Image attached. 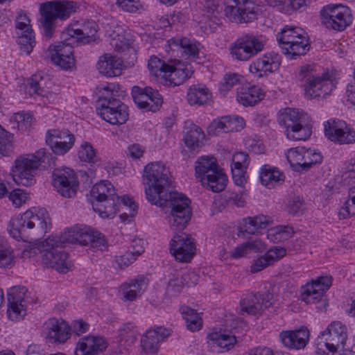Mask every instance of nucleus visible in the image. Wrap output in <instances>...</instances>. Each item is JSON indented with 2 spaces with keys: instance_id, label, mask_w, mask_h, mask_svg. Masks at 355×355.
I'll return each mask as SVG.
<instances>
[{
  "instance_id": "f257e3e1",
  "label": "nucleus",
  "mask_w": 355,
  "mask_h": 355,
  "mask_svg": "<svg viewBox=\"0 0 355 355\" xmlns=\"http://www.w3.org/2000/svg\"><path fill=\"white\" fill-rule=\"evenodd\" d=\"M143 178L147 200L159 207L168 206L171 229L184 230L191 217V202L182 193L168 191L171 184L168 168L161 162H151L145 166Z\"/></svg>"
},
{
  "instance_id": "f03ea898",
  "label": "nucleus",
  "mask_w": 355,
  "mask_h": 355,
  "mask_svg": "<svg viewBox=\"0 0 355 355\" xmlns=\"http://www.w3.org/2000/svg\"><path fill=\"white\" fill-rule=\"evenodd\" d=\"M50 227V218L46 209L33 207L21 215L12 218L8 225V232L17 241H28L30 239V230L35 227L33 234L39 236L46 233Z\"/></svg>"
},
{
  "instance_id": "7ed1b4c3",
  "label": "nucleus",
  "mask_w": 355,
  "mask_h": 355,
  "mask_svg": "<svg viewBox=\"0 0 355 355\" xmlns=\"http://www.w3.org/2000/svg\"><path fill=\"white\" fill-rule=\"evenodd\" d=\"M78 3L73 1L56 0L42 3L40 7L41 28L44 37L51 39L54 35L59 21H65L78 9Z\"/></svg>"
},
{
  "instance_id": "20e7f679",
  "label": "nucleus",
  "mask_w": 355,
  "mask_h": 355,
  "mask_svg": "<svg viewBox=\"0 0 355 355\" xmlns=\"http://www.w3.org/2000/svg\"><path fill=\"white\" fill-rule=\"evenodd\" d=\"M114 85L108 84L100 91L102 94L96 101L97 114L101 119L112 125H121L128 119V108L119 99L115 98Z\"/></svg>"
},
{
  "instance_id": "39448f33",
  "label": "nucleus",
  "mask_w": 355,
  "mask_h": 355,
  "mask_svg": "<svg viewBox=\"0 0 355 355\" xmlns=\"http://www.w3.org/2000/svg\"><path fill=\"white\" fill-rule=\"evenodd\" d=\"M90 195L93 209L101 218H113L119 211L120 198L110 182L104 180L94 184Z\"/></svg>"
},
{
  "instance_id": "423d86ee",
  "label": "nucleus",
  "mask_w": 355,
  "mask_h": 355,
  "mask_svg": "<svg viewBox=\"0 0 355 355\" xmlns=\"http://www.w3.org/2000/svg\"><path fill=\"white\" fill-rule=\"evenodd\" d=\"M278 122L285 130L288 139L306 140L312 133L311 125L306 114L298 109L286 108L278 115Z\"/></svg>"
},
{
  "instance_id": "0eeeda50",
  "label": "nucleus",
  "mask_w": 355,
  "mask_h": 355,
  "mask_svg": "<svg viewBox=\"0 0 355 355\" xmlns=\"http://www.w3.org/2000/svg\"><path fill=\"white\" fill-rule=\"evenodd\" d=\"M196 177L202 185L213 192L223 191L227 184V177L222 172L214 157H201L196 162Z\"/></svg>"
},
{
  "instance_id": "6e6552de",
  "label": "nucleus",
  "mask_w": 355,
  "mask_h": 355,
  "mask_svg": "<svg viewBox=\"0 0 355 355\" xmlns=\"http://www.w3.org/2000/svg\"><path fill=\"white\" fill-rule=\"evenodd\" d=\"M299 78L304 82L305 96L311 99L320 96H324L331 91L332 84L329 82L328 73L318 75L311 65L301 67Z\"/></svg>"
},
{
  "instance_id": "1a4fd4ad",
  "label": "nucleus",
  "mask_w": 355,
  "mask_h": 355,
  "mask_svg": "<svg viewBox=\"0 0 355 355\" xmlns=\"http://www.w3.org/2000/svg\"><path fill=\"white\" fill-rule=\"evenodd\" d=\"M226 17L236 23H250L257 19L258 7L252 0H224Z\"/></svg>"
},
{
  "instance_id": "9d476101",
  "label": "nucleus",
  "mask_w": 355,
  "mask_h": 355,
  "mask_svg": "<svg viewBox=\"0 0 355 355\" xmlns=\"http://www.w3.org/2000/svg\"><path fill=\"white\" fill-rule=\"evenodd\" d=\"M322 23L327 28L343 31L352 22L349 8L342 4H329L320 11Z\"/></svg>"
},
{
  "instance_id": "9b49d317",
  "label": "nucleus",
  "mask_w": 355,
  "mask_h": 355,
  "mask_svg": "<svg viewBox=\"0 0 355 355\" xmlns=\"http://www.w3.org/2000/svg\"><path fill=\"white\" fill-rule=\"evenodd\" d=\"M264 41L262 36L245 34L239 38L230 48L233 58L240 61H247L263 51Z\"/></svg>"
},
{
  "instance_id": "f8f14e48",
  "label": "nucleus",
  "mask_w": 355,
  "mask_h": 355,
  "mask_svg": "<svg viewBox=\"0 0 355 355\" xmlns=\"http://www.w3.org/2000/svg\"><path fill=\"white\" fill-rule=\"evenodd\" d=\"M39 166L37 159L32 155H23L15 161L12 177L16 184L24 187L33 185Z\"/></svg>"
},
{
  "instance_id": "ddd939ff",
  "label": "nucleus",
  "mask_w": 355,
  "mask_h": 355,
  "mask_svg": "<svg viewBox=\"0 0 355 355\" xmlns=\"http://www.w3.org/2000/svg\"><path fill=\"white\" fill-rule=\"evenodd\" d=\"M321 334L322 336L326 334L329 335V342L325 343V347L329 350V353L324 351L320 352V349H318L317 351L318 355L320 354L321 355H341L347 339V327L339 321H334Z\"/></svg>"
},
{
  "instance_id": "4468645a",
  "label": "nucleus",
  "mask_w": 355,
  "mask_h": 355,
  "mask_svg": "<svg viewBox=\"0 0 355 355\" xmlns=\"http://www.w3.org/2000/svg\"><path fill=\"white\" fill-rule=\"evenodd\" d=\"M43 252L42 263L46 267L52 268L61 273H67L71 270V264L68 259V254L63 251L62 248L55 245H46V239L40 245Z\"/></svg>"
},
{
  "instance_id": "2eb2a0df",
  "label": "nucleus",
  "mask_w": 355,
  "mask_h": 355,
  "mask_svg": "<svg viewBox=\"0 0 355 355\" xmlns=\"http://www.w3.org/2000/svg\"><path fill=\"white\" fill-rule=\"evenodd\" d=\"M132 96L137 107L146 111L156 112L163 103L161 94L157 89L150 87L141 88L134 86L132 89Z\"/></svg>"
},
{
  "instance_id": "dca6fc26",
  "label": "nucleus",
  "mask_w": 355,
  "mask_h": 355,
  "mask_svg": "<svg viewBox=\"0 0 355 355\" xmlns=\"http://www.w3.org/2000/svg\"><path fill=\"white\" fill-rule=\"evenodd\" d=\"M273 303L274 297L270 293H249L240 301V314L242 315L260 314L263 310L272 306Z\"/></svg>"
},
{
  "instance_id": "f3484780",
  "label": "nucleus",
  "mask_w": 355,
  "mask_h": 355,
  "mask_svg": "<svg viewBox=\"0 0 355 355\" xmlns=\"http://www.w3.org/2000/svg\"><path fill=\"white\" fill-rule=\"evenodd\" d=\"M52 176L53 185L61 196L71 198L76 193L78 184L73 170L57 168L53 171Z\"/></svg>"
},
{
  "instance_id": "a211bd4d",
  "label": "nucleus",
  "mask_w": 355,
  "mask_h": 355,
  "mask_svg": "<svg viewBox=\"0 0 355 355\" xmlns=\"http://www.w3.org/2000/svg\"><path fill=\"white\" fill-rule=\"evenodd\" d=\"M331 276H322L307 283L301 288V300L306 304L318 303L322 301L324 292L331 286Z\"/></svg>"
},
{
  "instance_id": "6ab92c4d",
  "label": "nucleus",
  "mask_w": 355,
  "mask_h": 355,
  "mask_svg": "<svg viewBox=\"0 0 355 355\" xmlns=\"http://www.w3.org/2000/svg\"><path fill=\"white\" fill-rule=\"evenodd\" d=\"M30 19L26 14L20 12L15 20L17 29V42L21 50L26 54H30L35 44L33 31L30 24Z\"/></svg>"
},
{
  "instance_id": "aec40b11",
  "label": "nucleus",
  "mask_w": 355,
  "mask_h": 355,
  "mask_svg": "<svg viewBox=\"0 0 355 355\" xmlns=\"http://www.w3.org/2000/svg\"><path fill=\"white\" fill-rule=\"evenodd\" d=\"M27 290L24 286H15L8 291V315L12 320H21L26 314L25 295Z\"/></svg>"
},
{
  "instance_id": "412c9836",
  "label": "nucleus",
  "mask_w": 355,
  "mask_h": 355,
  "mask_svg": "<svg viewBox=\"0 0 355 355\" xmlns=\"http://www.w3.org/2000/svg\"><path fill=\"white\" fill-rule=\"evenodd\" d=\"M97 25L94 21H87L80 28H74L69 26L62 32L61 38L64 40H71L76 45L85 44L96 40Z\"/></svg>"
},
{
  "instance_id": "4be33fe9",
  "label": "nucleus",
  "mask_w": 355,
  "mask_h": 355,
  "mask_svg": "<svg viewBox=\"0 0 355 355\" xmlns=\"http://www.w3.org/2000/svg\"><path fill=\"white\" fill-rule=\"evenodd\" d=\"M170 245L171 253L180 262L190 261L196 253L193 239L187 234L175 235Z\"/></svg>"
},
{
  "instance_id": "5701e85b",
  "label": "nucleus",
  "mask_w": 355,
  "mask_h": 355,
  "mask_svg": "<svg viewBox=\"0 0 355 355\" xmlns=\"http://www.w3.org/2000/svg\"><path fill=\"white\" fill-rule=\"evenodd\" d=\"M281 62V58L278 53L275 52L267 53L252 62L249 70L250 73L258 77H263L277 71Z\"/></svg>"
},
{
  "instance_id": "b1692460",
  "label": "nucleus",
  "mask_w": 355,
  "mask_h": 355,
  "mask_svg": "<svg viewBox=\"0 0 355 355\" xmlns=\"http://www.w3.org/2000/svg\"><path fill=\"white\" fill-rule=\"evenodd\" d=\"M171 335V330L163 327H157L146 331L141 340V354H155L159 343Z\"/></svg>"
},
{
  "instance_id": "393cba45",
  "label": "nucleus",
  "mask_w": 355,
  "mask_h": 355,
  "mask_svg": "<svg viewBox=\"0 0 355 355\" xmlns=\"http://www.w3.org/2000/svg\"><path fill=\"white\" fill-rule=\"evenodd\" d=\"M309 337V331L304 327L294 331H284L279 334V339L286 347L296 350L304 349Z\"/></svg>"
},
{
  "instance_id": "a878e982",
  "label": "nucleus",
  "mask_w": 355,
  "mask_h": 355,
  "mask_svg": "<svg viewBox=\"0 0 355 355\" xmlns=\"http://www.w3.org/2000/svg\"><path fill=\"white\" fill-rule=\"evenodd\" d=\"M168 48L172 52L179 53L182 55L197 58L200 44L194 39L187 37H174L167 41Z\"/></svg>"
},
{
  "instance_id": "bb28decb",
  "label": "nucleus",
  "mask_w": 355,
  "mask_h": 355,
  "mask_svg": "<svg viewBox=\"0 0 355 355\" xmlns=\"http://www.w3.org/2000/svg\"><path fill=\"white\" fill-rule=\"evenodd\" d=\"M192 72L188 69L184 63L177 59L169 60L168 67L166 68L162 78L170 85L178 86L182 85L186 80L189 78Z\"/></svg>"
},
{
  "instance_id": "cd10ccee",
  "label": "nucleus",
  "mask_w": 355,
  "mask_h": 355,
  "mask_svg": "<svg viewBox=\"0 0 355 355\" xmlns=\"http://www.w3.org/2000/svg\"><path fill=\"white\" fill-rule=\"evenodd\" d=\"M107 348L105 340L101 337L85 336L77 343L75 355H97Z\"/></svg>"
},
{
  "instance_id": "c85d7f7f",
  "label": "nucleus",
  "mask_w": 355,
  "mask_h": 355,
  "mask_svg": "<svg viewBox=\"0 0 355 355\" xmlns=\"http://www.w3.org/2000/svg\"><path fill=\"white\" fill-rule=\"evenodd\" d=\"M96 67L101 74L114 77L121 75L123 64L119 57L106 53L99 58Z\"/></svg>"
},
{
  "instance_id": "c756f323",
  "label": "nucleus",
  "mask_w": 355,
  "mask_h": 355,
  "mask_svg": "<svg viewBox=\"0 0 355 355\" xmlns=\"http://www.w3.org/2000/svg\"><path fill=\"white\" fill-rule=\"evenodd\" d=\"M78 243L82 245H90L91 247L103 250L107 247V242L103 234L85 227H78Z\"/></svg>"
},
{
  "instance_id": "7c9ffc66",
  "label": "nucleus",
  "mask_w": 355,
  "mask_h": 355,
  "mask_svg": "<svg viewBox=\"0 0 355 355\" xmlns=\"http://www.w3.org/2000/svg\"><path fill=\"white\" fill-rule=\"evenodd\" d=\"M45 332L51 342L64 343L70 334V328L64 322H59L55 318L50 319L45 324Z\"/></svg>"
},
{
  "instance_id": "2f4dec72",
  "label": "nucleus",
  "mask_w": 355,
  "mask_h": 355,
  "mask_svg": "<svg viewBox=\"0 0 355 355\" xmlns=\"http://www.w3.org/2000/svg\"><path fill=\"white\" fill-rule=\"evenodd\" d=\"M187 96L190 105H202L210 101L211 94L205 85L198 84L189 88Z\"/></svg>"
},
{
  "instance_id": "473e14b6",
  "label": "nucleus",
  "mask_w": 355,
  "mask_h": 355,
  "mask_svg": "<svg viewBox=\"0 0 355 355\" xmlns=\"http://www.w3.org/2000/svg\"><path fill=\"white\" fill-rule=\"evenodd\" d=\"M259 179L263 185L270 189L275 183L284 182V175L277 168L265 164L260 169Z\"/></svg>"
},
{
  "instance_id": "72a5a7b5",
  "label": "nucleus",
  "mask_w": 355,
  "mask_h": 355,
  "mask_svg": "<svg viewBox=\"0 0 355 355\" xmlns=\"http://www.w3.org/2000/svg\"><path fill=\"white\" fill-rule=\"evenodd\" d=\"M264 94L257 86L242 88L238 93L237 100L244 106H253L263 98Z\"/></svg>"
},
{
  "instance_id": "f704fd0d",
  "label": "nucleus",
  "mask_w": 355,
  "mask_h": 355,
  "mask_svg": "<svg viewBox=\"0 0 355 355\" xmlns=\"http://www.w3.org/2000/svg\"><path fill=\"white\" fill-rule=\"evenodd\" d=\"M62 40L57 44H51L48 47L46 53L51 61L55 60V58L67 57L73 54V45H76V43L72 42L73 41L71 40Z\"/></svg>"
},
{
  "instance_id": "c9c22d12",
  "label": "nucleus",
  "mask_w": 355,
  "mask_h": 355,
  "mask_svg": "<svg viewBox=\"0 0 355 355\" xmlns=\"http://www.w3.org/2000/svg\"><path fill=\"white\" fill-rule=\"evenodd\" d=\"M300 37V40H295L289 46H282L283 53L291 55V59H296L297 56L306 54L309 50V40L304 31Z\"/></svg>"
},
{
  "instance_id": "e433bc0d",
  "label": "nucleus",
  "mask_w": 355,
  "mask_h": 355,
  "mask_svg": "<svg viewBox=\"0 0 355 355\" xmlns=\"http://www.w3.org/2000/svg\"><path fill=\"white\" fill-rule=\"evenodd\" d=\"M78 227L64 231L59 236L49 237L46 239V245H55L56 247L64 248L68 244L78 243Z\"/></svg>"
},
{
  "instance_id": "4c0bfd02",
  "label": "nucleus",
  "mask_w": 355,
  "mask_h": 355,
  "mask_svg": "<svg viewBox=\"0 0 355 355\" xmlns=\"http://www.w3.org/2000/svg\"><path fill=\"white\" fill-rule=\"evenodd\" d=\"M183 140L185 145L191 150H196L200 146V140L204 137L202 129L195 124L190 123L184 128Z\"/></svg>"
},
{
  "instance_id": "58836bf2",
  "label": "nucleus",
  "mask_w": 355,
  "mask_h": 355,
  "mask_svg": "<svg viewBox=\"0 0 355 355\" xmlns=\"http://www.w3.org/2000/svg\"><path fill=\"white\" fill-rule=\"evenodd\" d=\"M304 30L300 27L285 26L281 32L277 33V40L280 46H289L295 40H300Z\"/></svg>"
},
{
  "instance_id": "ea45409f",
  "label": "nucleus",
  "mask_w": 355,
  "mask_h": 355,
  "mask_svg": "<svg viewBox=\"0 0 355 355\" xmlns=\"http://www.w3.org/2000/svg\"><path fill=\"white\" fill-rule=\"evenodd\" d=\"M270 222L269 218L264 215L257 216L253 218L248 217L243 219L242 229L248 234H254L258 230L267 227Z\"/></svg>"
},
{
  "instance_id": "a19ab883",
  "label": "nucleus",
  "mask_w": 355,
  "mask_h": 355,
  "mask_svg": "<svg viewBox=\"0 0 355 355\" xmlns=\"http://www.w3.org/2000/svg\"><path fill=\"white\" fill-rule=\"evenodd\" d=\"M180 312L189 330L196 331L201 329L202 320L196 310L187 306H182L180 308Z\"/></svg>"
},
{
  "instance_id": "79ce46f5",
  "label": "nucleus",
  "mask_w": 355,
  "mask_h": 355,
  "mask_svg": "<svg viewBox=\"0 0 355 355\" xmlns=\"http://www.w3.org/2000/svg\"><path fill=\"white\" fill-rule=\"evenodd\" d=\"M346 125L347 123L342 120H329L324 125V135L331 141L338 143Z\"/></svg>"
},
{
  "instance_id": "37998d69",
  "label": "nucleus",
  "mask_w": 355,
  "mask_h": 355,
  "mask_svg": "<svg viewBox=\"0 0 355 355\" xmlns=\"http://www.w3.org/2000/svg\"><path fill=\"white\" fill-rule=\"evenodd\" d=\"M209 336L213 343L221 349L220 352L230 350L236 342L235 336L231 335L230 333H214Z\"/></svg>"
},
{
  "instance_id": "c03bdc74",
  "label": "nucleus",
  "mask_w": 355,
  "mask_h": 355,
  "mask_svg": "<svg viewBox=\"0 0 355 355\" xmlns=\"http://www.w3.org/2000/svg\"><path fill=\"white\" fill-rule=\"evenodd\" d=\"M73 141L75 142L74 135L69 130H51L46 132V143L47 145H58L62 142Z\"/></svg>"
},
{
  "instance_id": "a18cd8bd",
  "label": "nucleus",
  "mask_w": 355,
  "mask_h": 355,
  "mask_svg": "<svg viewBox=\"0 0 355 355\" xmlns=\"http://www.w3.org/2000/svg\"><path fill=\"white\" fill-rule=\"evenodd\" d=\"M13 135L0 125V158L9 157L13 150Z\"/></svg>"
},
{
  "instance_id": "49530a36",
  "label": "nucleus",
  "mask_w": 355,
  "mask_h": 355,
  "mask_svg": "<svg viewBox=\"0 0 355 355\" xmlns=\"http://www.w3.org/2000/svg\"><path fill=\"white\" fill-rule=\"evenodd\" d=\"M78 155L81 162L96 164L99 161V158L96 155V150L87 141H84L80 145Z\"/></svg>"
},
{
  "instance_id": "de8ad7c7",
  "label": "nucleus",
  "mask_w": 355,
  "mask_h": 355,
  "mask_svg": "<svg viewBox=\"0 0 355 355\" xmlns=\"http://www.w3.org/2000/svg\"><path fill=\"white\" fill-rule=\"evenodd\" d=\"M323 160L321 153L313 148H306L304 153L302 170L308 171L315 165L320 164Z\"/></svg>"
},
{
  "instance_id": "09e8293b",
  "label": "nucleus",
  "mask_w": 355,
  "mask_h": 355,
  "mask_svg": "<svg viewBox=\"0 0 355 355\" xmlns=\"http://www.w3.org/2000/svg\"><path fill=\"white\" fill-rule=\"evenodd\" d=\"M229 116H224L213 120L207 128V132L210 136H216L220 133L229 132Z\"/></svg>"
},
{
  "instance_id": "8fccbe9b",
  "label": "nucleus",
  "mask_w": 355,
  "mask_h": 355,
  "mask_svg": "<svg viewBox=\"0 0 355 355\" xmlns=\"http://www.w3.org/2000/svg\"><path fill=\"white\" fill-rule=\"evenodd\" d=\"M293 234L291 227L279 225L275 227L268 234V238L273 242H281L289 239Z\"/></svg>"
},
{
  "instance_id": "3c124183",
  "label": "nucleus",
  "mask_w": 355,
  "mask_h": 355,
  "mask_svg": "<svg viewBox=\"0 0 355 355\" xmlns=\"http://www.w3.org/2000/svg\"><path fill=\"white\" fill-rule=\"evenodd\" d=\"M169 60L168 62L163 61L156 56H151L148 60V67L150 73L156 77L162 76L165 73L166 68L168 67Z\"/></svg>"
},
{
  "instance_id": "603ef678",
  "label": "nucleus",
  "mask_w": 355,
  "mask_h": 355,
  "mask_svg": "<svg viewBox=\"0 0 355 355\" xmlns=\"http://www.w3.org/2000/svg\"><path fill=\"white\" fill-rule=\"evenodd\" d=\"M305 147L298 146L290 148L286 153V158L291 166H298L302 169Z\"/></svg>"
},
{
  "instance_id": "864d4df0",
  "label": "nucleus",
  "mask_w": 355,
  "mask_h": 355,
  "mask_svg": "<svg viewBox=\"0 0 355 355\" xmlns=\"http://www.w3.org/2000/svg\"><path fill=\"white\" fill-rule=\"evenodd\" d=\"M349 199L339 211L340 218H346L355 214V186L349 189Z\"/></svg>"
},
{
  "instance_id": "5fc2aeb1",
  "label": "nucleus",
  "mask_w": 355,
  "mask_h": 355,
  "mask_svg": "<svg viewBox=\"0 0 355 355\" xmlns=\"http://www.w3.org/2000/svg\"><path fill=\"white\" fill-rule=\"evenodd\" d=\"M182 281L178 279L171 281L169 282V287L172 288L175 291H180V287L186 285L190 287L197 283L198 277L194 272L184 273L182 275Z\"/></svg>"
},
{
  "instance_id": "6e6d98bb",
  "label": "nucleus",
  "mask_w": 355,
  "mask_h": 355,
  "mask_svg": "<svg viewBox=\"0 0 355 355\" xmlns=\"http://www.w3.org/2000/svg\"><path fill=\"white\" fill-rule=\"evenodd\" d=\"M14 254L12 249L6 243L0 247V267L10 268L13 264Z\"/></svg>"
},
{
  "instance_id": "4d7b16f0",
  "label": "nucleus",
  "mask_w": 355,
  "mask_h": 355,
  "mask_svg": "<svg viewBox=\"0 0 355 355\" xmlns=\"http://www.w3.org/2000/svg\"><path fill=\"white\" fill-rule=\"evenodd\" d=\"M239 82V75L236 73H227L224 76L223 80L220 83L219 90L221 94L225 95L234 85Z\"/></svg>"
},
{
  "instance_id": "13d9d810",
  "label": "nucleus",
  "mask_w": 355,
  "mask_h": 355,
  "mask_svg": "<svg viewBox=\"0 0 355 355\" xmlns=\"http://www.w3.org/2000/svg\"><path fill=\"white\" fill-rule=\"evenodd\" d=\"M203 10L207 12V17H211V20L214 24H218L220 19L217 17L216 15L218 12V4L215 0H204L202 2Z\"/></svg>"
},
{
  "instance_id": "bf43d9fd",
  "label": "nucleus",
  "mask_w": 355,
  "mask_h": 355,
  "mask_svg": "<svg viewBox=\"0 0 355 355\" xmlns=\"http://www.w3.org/2000/svg\"><path fill=\"white\" fill-rule=\"evenodd\" d=\"M305 209V204L300 197H294L287 206L288 212L293 216L302 214Z\"/></svg>"
},
{
  "instance_id": "052dcab7",
  "label": "nucleus",
  "mask_w": 355,
  "mask_h": 355,
  "mask_svg": "<svg viewBox=\"0 0 355 355\" xmlns=\"http://www.w3.org/2000/svg\"><path fill=\"white\" fill-rule=\"evenodd\" d=\"M14 119L18 124V127L28 128L33 123V116L30 113L20 112L15 114Z\"/></svg>"
},
{
  "instance_id": "680f3d73",
  "label": "nucleus",
  "mask_w": 355,
  "mask_h": 355,
  "mask_svg": "<svg viewBox=\"0 0 355 355\" xmlns=\"http://www.w3.org/2000/svg\"><path fill=\"white\" fill-rule=\"evenodd\" d=\"M131 289L135 291V292L141 295L145 291L148 281L143 276H139L136 279L131 281L130 283L126 284Z\"/></svg>"
},
{
  "instance_id": "e2e57ef3",
  "label": "nucleus",
  "mask_w": 355,
  "mask_h": 355,
  "mask_svg": "<svg viewBox=\"0 0 355 355\" xmlns=\"http://www.w3.org/2000/svg\"><path fill=\"white\" fill-rule=\"evenodd\" d=\"M53 64L59 66L61 69L64 70H70L75 67L76 61L73 54L67 57H61L55 58V60L52 61Z\"/></svg>"
},
{
  "instance_id": "0e129e2a",
  "label": "nucleus",
  "mask_w": 355,
  "mask_h": 355,
  "mask_svg": "<svg viewBox=\"0 0 355 355\" xmlns=\"http://www.w3.org/2000/svg\"><path fill=\"white\" fill-rule=\"evenodd\" d=\"M355 142V130L346 125L338 141L340 144H350Z\"/></svg>"
},
{
  "instance_id": "69168bd1",
  "label": "nucleus",
  "mask_w": 355,
  "mask_h": 355,
  "mask_svg": "<svg viewBox=\"0 0 355 355\" xmlns=\"http://www.w3.org/2000/svg\"><path fill=\"white\" fill-rule=\"evenodd\" d=\"M117 4L124 11L135 12L141 7L139 0H117Z\"/></svg>"
},
{
  "instance_id": "338daca9",
  "label": "nucleus",
  "mask_w": 355,
  "mask_h": 355,
  "mask_svg": "<svg viewBox=\"0 0 355 355\" xmlns=\"http://www.w3.org/2000/svg\"><path fill=\"white\" fill-rule=\"evenodd\" d=\"M137 259V257L130 252V250L125 252L121 256L116 257V263L120 268L127 267Z\"/></svg>"
},
{
  "instance_id": "774afa93",
  "label": "nucleus",
  "mask_w": 355,
  "mask_h": 355,
  "mask_svg": "<svg viewBox=\"0 0 355 355\" xmlns=\"http://www.w3.org/2000/svg\"><path fill=\"white\" fill-rule=\"evenodd\" d=\"M271 264H272V262L269 260L267 254H265L254 261L251 266V272L253 273L258 272Z\"/></svg>"
}]
</instances>
